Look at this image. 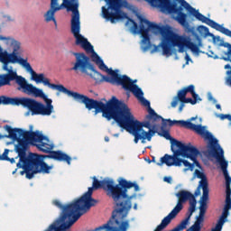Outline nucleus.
I'll use <instances>...</instances> for the list:
<instances>
[{
    "label": "nucleus",
    "instance_id": "nucleus-1",
    "mask_svg": "<svg viewBox=\"0 0 231 231\" xmlns=\"http://www.w3.org/2000/svg\"><path fill=\"white\" fill-rule=\"evenodd\" d=\"M4 129L9 133L7 138L17 142L14 151L18 153L16 164L18 169H23L21 174L25 173L27 180H32L35 174H50L52 166L44 162L46 158L56 162H66L71 165V157L60 151H52L53 144L50 139L39 131H24L21 128H12L5 125Z\"/></svg>",
    "mask_w": 231,
    "mask_h": 231
},
{
    "label": "nucleus",
    "instance_id": "nucleus-2",
    "mask_svg": "<svg viewBox=\"0 0 231 231\" xmlns=\"http://www.w3.org/2000/svg\"><path fill=\"white\" fill-rule=\"evenodd\" d=\"M83 104L88 111L95 109V115L102 113L103 118L108 121L115 120L119 127L125 129L134 136V143H138L140 140L141 143H145V140L151 142L152 136L156 134V130H154V125H151V121L140 122L134 119L127 104L115 96L106 103L87 97Z\"/></svg>",
    "mask_w": 231,
    "mask_h": 231
},
{
    "label": "nucleus",
    "instance_id": "nucleus-3",
    "mask_svg": "<svg viewBox=\"0 0 231 231\" xmlns=\"http://www.w3.org/2000/svg\"><path fill=\"white\" fill-rule=\"evenodd\" d=\"M148 3H151L152 6H157V8H162L163 11L167 12L168 14H177V16L175 17V20L180 26H187L189 23L187 22V14L182 13L183 8L187 10V12L189 14V15H192L195 17L198 21H200V23H204V24H208V26H210V28H213L214 30H217V32H220V33H223L224 35H226V37L231 38V31L227 28L223 27V25L216 23L214 20L203 15L199 11L196 10V8L189 5L187 1L183 0L186 5H189V8H192L193 11H190V9H187L185 5H181V2L176 1L177 3H180V6L178 7V4L171 2V0H146Z\"/></svg>",
    "mask_w": 231,
    "mask_h": 231
},
{
    "label": "nucleus",
    "instance_id": "nucleus-4",
    "mask_svg": "<svg viewBox=\"0 0 231 231\" xmlns=\"http://www.w3.org/2000/svg\"><path fill=\"white\" fill-rule=\"evenodd\" d=\"M70 32L76 39L77 46H80L87 51V53H92V60L96 62L101 71H106L109 76H98L99 82H108V84H112L113 86L117 85L122 79V76L118 74V70H113V69H109L106 67L104 60L95 52V49H93V45L88 42V39L84 38L82 34H80V13L78 11L75 15L71 16L70 21Z\"/></svg>",
    "mask_w": 231,
    "mask_h": 231
},
{
    "label": "nucleus",
    "instance_id": "nucleus-5",
    "mask_svg": "<svg viewBox=\"0 0 231 231\" xmlns=\"http://www.w3.org/2000/svg\"><path fill=\"white\" fill-rule=\"evenodd\" d=\"M150 30L152 33H155V35L160 34L162 36V41L161 46L162 48V55H172V44L178 33L174 32L171 27L160 26L145 18H142L139 32L143 37L144 50L151 48V38L149 37Z\"/></svg>",
    "mask_w": 231,
    "mask_h": 231
},
{
    "label": "nucleus",
    "instance_id": "nucleus-6",
    "mask_svg": "<svg viewBox=\"0 0 231 231\" xmlns=\"http://www.w3.org/2000/svg\"><path fill=\"white\" fill-rule=\"evenodd\" d=\"M180 125V127H185L186 129H191L195 131L197 134H199L204 140H208L209 143L208 144V151L205 152V154L214 158L215 154H219L223 148L219 145L217 139L214 138V135L205 129V126L201 125H195L190 121H170V125Z\"/></svg>",
    "mask_w": 231,
    "mask_h": 231
},
{
    "label": "nucleus",
    "instance_id": "nucleus-7",
    "mask_svg": "<svg viewBox=\"0 0 231 231\" xmlns=\"http://www.w3.org/2000/svg\"><path fill=\"white\" fill-rule=\"evenodd\" d=\"M134 82H136V80L133 81L127 75H123L116 86H122L125 91L133 93L138 100H141L143 106L148 107L149 115L146 116V120H153V122H156L158 118H162V116L157 115L154 109L151 107V102L143 97V91H142V88L134 84Z\"/></svg>",
    "mask_w": 231,
    "mask_h": 231
},
{
    "label": "nucleus",
    "instance_id": "nucleus-8",
    "mask_svg": "<svg viewBox=\"0 0 231 231\" xmlns=\"http://www.w3.org/2000/svg\"><path fill=\"white\" fill-rule=\"evenodd\" d=\"M25 69L31 74L32 80H34L36 84H43V86H48L51 89H56L57 91H60V93H64L65 95H69V97H73L74 100L77 102H79L80 104H84L86 101V98L88 96H85L83 94H80L79 92H73L63 85H57L50 82V79L44 77L43 73L37 74L32 68V65H30L29 62L23 67Z\"/></svg>",
    "mask_w": 231,
    "mask_h": 231
},
{
    "label": "nucleus",
    "instance_id": "nucleus-9",
    "mask_svg": "<svg viewBox=\"0 0 231 231\" xmlns=\"http://www.w3.org/2000/svg\"><path fill=\"white\" fill-rule=\"evenodd\" d=\"M46 105L28 97H13V106H23L28 107L32 115H42V116H50L53 113L52 100L45 96L43 98Z\"/></svg>",
    "mask_w": 231,
    "mask_h": 231
},
{
    "label": "nucleus",
    "instance_id": "nucleus-10",
    "mask_svg": "<svg viewBox=\"0 0 231 231\" xmlns=\"http://www.w3.org/2000/svg\"><path fill=\"white\" fill-rule=\"evenodd\" d=\"M73 55L76 57V61L74 66L70 69L71 71H75V73H84L85 75H89L94 80H96L97 84H100V79L98 77H102V74L95 69V65L89 61V57L86 56L84 52H73Z\"/></svg>",
    "mask_w": 231,
    "mask_h": 231
},
{
    "label": "nucleus",
    "instance_id": "nucleus-11",
    "mask_svg": "<svg viewBox=\"0 0 231 231\" xmlns=\"http://www.w3.org/2000/svg\"><path fill=\"white\" fill-rule=\"evenodd\" d=\"M62 8H66L68 12H72V15H75L79 12V0H51V7L44 14L45 23L52 21L57 26L55 14Z\"/></svg>",
    "mask_w": 231,
    "mask_h": 231
},
{
    "label": "nucleus",
    "instance_id": "nucleus-12",
    "mask_svg": "<svg viewBox=\"0 0 231 231\" xmlns=\"http://www.w3.org/2000/svg\"><path fill=\"white\" fill-rule=\"evenodd\" d=\"M21 55V42L0 36V62L4 63L7 60Z\"/></svg>",
    "mask_w": 231,
    "mask_h": 231
},
{
    "label": "nucleus",
    "instance_id": "nucleus-13",
    "mask_svg": "<svg viewBox=\"0 0 231 231\" xmlns=\"http://www.w3.org/2000/svg\"><path fill=\"white\" fill-rule=\"evenodd\" d=\"M171 143V152H173V155L165 154L162 157L160 162H157L159 167H162V165L167 162L179 158V156L186 158L190 152H196V147L192 146L190 143L185 144L176 139H172Z\"/></svg>",
    "mask_w": 231,
    "mask_h": 231
},
{
    "label": "nucleus",
    "instance_id": "nucleus-14",
    "mask_svg": "<svg viewBox=\"0 0 231 231\" xmlns=\"http://www.w3.org/2000/svg\"><path fill=\"white\" fill-rule=\"evenodd\" d=\"M108 7H102V14L104 19L110 21L112 24L122 19H127V14L120 10V0H106Z\"/></svg>",
    "mask_w": 231,
    "mask_h": 231
},
{
    "label": "nucleus",
    "instance_id": "nucleus-15",
    "mask_svg": "<svg viewBox=\"0 0 231 231\" xmlns=\"http://www.w3.org/2000/svg\"><path fill=\"white\" fill-rule=\"evenodd\" d=\"M16 84L18 85L17 90L25 93L26 95H34L40 98H46V94L41 88L28 83L24 77L17 78Z\"/></svg>",
    "mask_w": 231,
    "mask_h": 231
},
{
    "label": "nucleus",
    "instance_id": "nucleus-16",
    "mask_svg": "<svg viewBox=\"0 0 231 231\" xmlns=\"http://www.w3.org/2000/svg\"><path fill=\"white\" fill-rule=\"evenodd\" d=\"M20 64V66H23V68L25 67V65L28 63V59H23L19 56H14L13 55V59L11 60H7V61H4L3 65V69L4 71H7V73L4 74V75H11L13 76V79L9 80V85L11 84V82H13V80L15 81V83L17 84V79L23 76H19L17 75V72L15 70H14V69L8 68V64Z\"/></svg>",
    "mask_w": 231,
    "mask_h": 231
},
{
    "label": "nucleus",
    "instance_id": "nucleus-17",
    "mask_svg": "<svg viewBox=\"0 0 231 231\" xmlns=\"http://www.w3.org/2000/svg\"><path fill=\"white\" fill-rule=\"evenodd\" d=\"M176 47L179 48V53H183V51H185V48H188V50H190L193 53H199V46H198V44L180 34L175 36V40L171 44V48Z\"/></svg>",
    "mask_w": 231,
    "mask_h": 231
},
{
    "label": "nucleus",
    "instance_id": "nucleus-18",
    "mask_svg": "<svg viewBox=\"0 0 231 231\" xmlns=\"http://www.w3.org/2000/svg\"><path fill=\"white\" fill-rule=\"evenodd\" d=\"M175 196L178 198V202L175 208L171 211V214L178 216L181 210H183V203H187V201H192V199H195L196 197L190 191L187 190H180L178 193L175 194Z\"/></svg>",
    "mask_w": 231,
    "mask_h": 231
},
{
    "label": "nucleus",
    "instance_id": "nucleus-19",
    "mask_svg": "<svg viewBox=\"0 0 231 231\" xmlns=\"http://www.w3.org/2000/svg\"><path fill=\"white\" fill-rule=\"evenodd\" d=\"M207 201H208V199L200 198L199 216L196 217L194 225H192L187 231H201V224L205 221V214H207Z\"/></svg>",
    "mask_w": 231,
    "mask_h": 231
},
{
    "label": "nucleus",
    "instance_id": "nucleus-20",
    "mask_svg": "<svg viewBox=\"0 0 231 231\" xmlns=\"http://www.w3.org/2000/svg\"><path fill=\"white\" fill-rule=\"evenodd\" d=\"M216 160L220 164L221 170L223 171L225 180H226V187H230L231 185V177L228 174V162L225 160V151L221 150V152L219 153H215L214 157Z\"/></svg>",
    "mask_w": 231,
    "mask_h": 231
},
{
    "label": "nucleus",
    "instance_id": "nucleus-21",
    "mask_svg": "<svg viewBox=\"0 0 231 231\" xmlns=\"http://www.w3.org/2000/svg\"><path fill=\"white\" fill-rule=\"evenodd\" d=\"M197 178L199 180H201L199 181V187L202 188L203 193H202V199H208V180H207V175L205 173L201 172L199 170L195 171Z\"/></svg>",
    "mask_w": 231,
    "mask_h": 231
},
{
    "label": "nucleus",
    "instance_id": "nucleus-22",
    "mask_svg": "<svg viewBox=\"0 0 231 231\" xmlns=\"http://www.w3.org/2000/svg\"><path fill=\"white\" fill-rule=\"evenodd\" d=\"M182 163L184 167H188L186 171H194V164L190 163L187 160L180 159L179 157H176V159H171V161L164 162V164L167 165V167H181Z\"/></svg>",
    "mask_w": 231,
    "mask_h": 231
},
{
    "label": "nucleus",
    "instance_id": "nucleus-23",
    "mask_svg": "<svg viewBox=\"0 0 231 231\" xmlns=\"http://www.w3.org/2000/svg\"><path fill=\"white\" fill-rule=\"evenodd\" d=\"M187 97V94L183 88L178 91L177 96L173 97V100L171 103V107H176L178 102H183L184 98Z\"/></svg>",
    "mask_w": 231,
    "mask_h": 231
},
{
    "label": "nucleus",
    "instance_id": "nucleus-24",
    "mask_svg": "<svg viewBox=\"0 0 231 231\" xmlns=\"http://www.w3.org/2000/svg\"><path fill=\"white\" fill-rule=\"evenodd\" d=\"M12 74H0V88H3L4 86H10V80H12Z\"/></svg>",
    "mask_w": 231,
    "mask_h": 231
},
{
    "label": "nucleus",
    "instance_id": "nucleus-25",
    "mask_svg": "<svg viewBox=\"0 0 231 231\" xmlns=\"http://www.w3.org/2000/svg\"><path fill=\"white\" fill-rule=\"evenodd\" d=\"M192 217V214L188 211L187 217L185 219H183L178 226H177V230L181 231L185 230L187 228V225H189V221H190V217Z\"/></svg>",
    "mask_w": 231,
    "mask_h": 231
},
{
    "label": "nucleus",
    "instance_id": "nucleus-26",
    "mask_svg": "<svg viewBox=\"0 0 231 231\" xmlns=\"http://www.w3.org/2000/svg\"><path fill=\"white\" fill-rule=\"evenodd\" d=\"M199 154V150L195 147V152H190L186 158H189L193 162L197 167H200L199 162H198V155Z\"/></svg>",
    "mask_w": 231,
    "mask_h": 231
},
{
    "label": "nucleus",
    "instance_id": "nucleus-27",
    "mask_svg": "<svg viewBox=\"0 0 231 231\" xmlns=\"http://www.w3.org/2000/svg\"><path fill=\"white\" fill-rule=\"evenodd\" d=\"M230 212V208H226L224 207L223 212L221 217H219V219L217 220V224H221L222 226L223 225H225V223H226V217H228V214Z\"/></svg>",
    "mask_w": 231,
    "mask_h": 231
},
{
    "label": "nucleus",
    "instance_id": "nucleus-28",
    "mask_svg": "<svg viewBox=\"0 0 231 231\" xmlns=\"http://www.w3.org/2000/svg\"><path fill=\"white\" fill-rule=\"evenodd\" d=\"M182 89L184 90V93H186V95L187 93H190L192 98H198V97H199V95L196 93V87H194V85H189L188 87L183 88Z\"/></svg>",
    "mask_w": 231,
    "mask_h": 231
},
{
    "label": "nucleus",
    "instance_id": "nucleus-29",
    "mask_svg": "<svg viewBox=\"0 0 231 231\" xmlns=\"http://www.w3.org/2000/svg\"><path fill=\"white\" fill-rule=\"evenodd\" d=\"M14 106V97L0 96V106Z\"/></svg>",
    "mask_w": 231,
    "mask_h": 231
},
{
    "label": "nucleus",
    "instance_id": "nucleus-30",
    "mask_svg": "<svg viewBox=\"0 0 231 231\" xmlns=\"http://www.w3.org/2000/svg\"><path fill=\"white\" fill-rule=\"evenodd\" d=\"M182 104H191V106H196V104H198V102H201V97H199V96H198V97H185L182 101Z\"/></svg>",
    "mask_w": 231,
    "mask_h": 231
},
{
    "label": "nucleus",
    "instance_id": "nucleus-31",
    "mask_svg": "<svg viewBox=\"0 0 231 231\" xmlns=\"http://www.w3.org/2000/svg\"><path fill=\"white\" fill-rule=\"evenodd\" d=\"M158 120H162V131H165V129L167 128V125H170V127H172V125H171V122H173L171 119H164L163 117L161 116V118H158L156 121Z\"/></svg>",
    "mask_w": 231,
    "mask_h": 231
},
{
    "label": "nucleus",
    "instance_id": "nucleus-32",
    "mask_svg": "<svg viewBox=\"0 0 231 231\" xmlns=\"http://www.w3.org/2000/svg\"><path fill=\"white\" fill-rule=\"evenodd\" d=\"M196 199H193L189 201V211L190 214H194V212H196Z\"/></svg>",
    "mask_w": 231,
    "mask_h": 231
},
{
    "label": "nucleus",
    "instance_id": "nucleus-33",
    "mask_svg": "<svg viewBox=\"0 0 231 231\" xmlns=\"http://www.w3.org/2000/svg\"><path fill=\"white\" fill-rule=\"evenodd\" d=\"M8 152H10V150L5 149L3 154H0V162H6L7 160H10V157H8Z\"/></svg>",
    "mask_w": 231,
    "mask_h": 231
},
{
    "label": "nucleus",
    "instance_id": "nucleus-34",
    "mask_svg": "<svg viewBox=\"0 0 231 231\" xmlns=\"http://www.w3.org/2000/svg\"><path fill=\"white\" fill-rule=\"evenodd\" d=\"M162 136H163V138H165L166 140H170L171 143H172V140H174V138L171 136V133H169L168 130H162Z\"/></svg>",
    "mask_w": 231,
    "mask_h": 231
},
{
    "label": "nucleus",
    "instance_id": "nucleus-35",
    "mask_svg": "<svg viewBox=\"0 0 231 231\" xmlns=\"http://www.w3.org/2000/svg\"><path fill=\"white\" fill-rule=\"evenodd\" d=\"M128 21H130V23H132L134 32H140V29L138 30V23L131 18H129Z\"/></svg>",
    "mask_w": 231,
    "mask_h": 231
},
{
    "label": "nucleus",
    "instance_id": "nucleus-36",
    "mask_svg": "<svg viewBox=\"0 0 231 231\" xmlns=\"http://www.w3.org/2000/svg\"><path fill=\"white\" fill-rule=\"evenodd\" d=\"M174 1H179V3H181V5H182V6H185V8H187L188 10H190L191 12L194 11V9H192L191 7H189V6L188 5V4H186L185 1H183V0H174Z\"/></svg>",
    "mask_w": 231,
    "mask_h": 231
},
{
    "label": "nucleus",
    "instance_id": "nucleus-37",
    "mask_svg": "<svg viewBox=\"0 0 231 231\" xmlns=\"http://www.w3.org/2000/svg\"><path fill=\"white\" fill-rule=\"evenodd\" d=\"M200 30H203V32H205L206 34L209 35L210 37L213 35L212 33L209 32L207 26L205 25H200L199 26Z\"/></svg>",
    "mask_w": 231,
    "mask_h": 231
},
{
    "label": "nucleus",
    "instance_id": "nucleus-38",
    "mask_svg": "<svg viewBox=\"0 0 231 231\" xmlns=\"http://www.w3.org/2000/svg\"><path fill=\"white\" fill-rule=\"evenodd\" d=\"M225 207L227 208H231V198L230 197H226Z\"/></svg>",
    "mask_w": 231,
    "mask_h": 231
},
{
    "label": "nucleus",
    "instance_id": "nucleus-39",
    "mask_svg": "<svg viewBox=\"0 0 231 231\" xmlns=\"http://www.w3.org/2000/svg\"><path fill=\"white\" fill-rule=\"evenodd\" d=\"M221 230H223V226L221 224H217V223L216 226L211 229V231H221Z\"/></svg>",
    "mask_w": 231,
    "mask_h": 231
},
{
    "label": "nucleus",
    "instance_id": "nucleus-40",
    "mask_svg": "<svg viewBox=\"0 0 231 231\" xmlns=\"http://www.w3.org/2000/svg\"><path fill=\"white\" fill-rule=\"evenodd\" d=\"M226 55H227V58H224V60H229L231 62V47L227 50Z\"/></svg>",
    "mask_w": 231,
    "mask_h": 231
},
{
    "label": "nucleus",
    "instance_id": "nucleus-41",
    "mask_svg": "<svg viewBox=\"0 0 231 231\" xmlns=\"http://www.w3.org/2000/svg\"><path fill=\"white\" fill-rule=\"evenodd\" d=\"M229 115L228 114H220L219 118L220 120H228Z\"/></svg>",
    "mask_w": 231,
    "mask_h": 231
},
{
    "label": "nucleus",
    "instance_id": "nucleus-42",
    "mask_svg": "<svg viewBox=\"0 0 231 231\" xmlns=\"http://www.w3.org/2000/svg\"><path fill=\"white\" fill-rule=\"evenodd\" d=\"M163 181L166 183H172V177H164Z\"/></svg>",
    "mask_w": 231,
    "mask_h": 231
},
{
    "label": "nucleus",
    "instance_id": "nucleus-43",
    "mask_svg": "<svg viewBox=\"0 0 231 231\" xmlns=\"http://www.w3.org/2000/svg\"><path fill=\"white\" fill-rule=\"evenodd\" d=\"M201 187H199H199L196 189L195 190V196H199V194H201Z\"/></svg>",
    "mask_w": 231,
    "mask_h": 231
},
{
    "label": "nucleus",
    "instance_id": "nucleus-44",
    "mask_svg": "<svg viewBox=\"0 0 231 231\" xmlns=\"http://www.w3.org/2000/svg\"><path fill=\"white\" fill-rule=\"evenodd\" d=\"M231 196V189L229 187H226V197H230Z\"/></svg>",
    "mask_w": 231,
    "mask_h": 231
},
{
    "label": "nucleus",
    "instance_id": "nucleus-45",
    "mask_svg": "<svg viewBox=\"0 0 231 231\" xmlns=\"http://www.w3.org/2000/svg\"><path fill=\"white\" fill-rule=\"evenodd\" d=\"M208 100L212 101L213 104H216L217 102V100H216V98H214L212 97V94H208Z\"/></svg>",
    "mask_w": 231,
    "mask_h": 231
},
{
    "label": "nucleus",
    "instance_id": "nucleus-46",
    "mask_svg": "<svg viewBox=\"0 0 231 231\" xmlns=\"http://www.w3.org/2000/svg\"><path fill=\"white\" fill-rule=\"evenodd\" d=\"M183 107H185V103L180 102V105L179 106V113H181V111H183Z\"/></svg>",
    "mask_w": 231,
    "mask_h": 231
},
{
    "label": "nucleus",
    "instance_id": "nucleus-47",
    "mask_svg": "<svg viewBox=\"0 0 231 231\" xmlns=\"http://www.w3.org/2000/svg\"><path fill=\"white\" fill-rule=\"evenodd\" d=\"M221 46H223L224 48H227V50L231 47V44L228 42H224L221 44Z\"/></svg>",
    "mask_w": 231,
    "mask_h": 231
},
{
    "label": "nucleus",
    "instance_id": "nucleus-48",
    "mask_svg": "<svg viewBox=\"0 0 231 231\" xmlns=\"http://www.w3.org/2000/svg\"><path fill=\"white\" fill-rule=\"evenodd\" d=\"M185 60H186V64H189V61L190 60V56H189L188 53H186L185 55Z\"/></svg>",
    "mask_w": 231,
    "mask_h": 231
},
{
    "label": "nucleus",
    "instance_id": "nucleus-49",
    "mask_svg": "<svg viewBox=\"0 0 231 231\" xmlns=\"http://www.w3.org/2000/svg\"><path fill=\"white\" fill-rule=\"evenodd\" d=\"M6 162H10L11 163H15V159L14 158H9Z\"/></svg>",
    "mask_w": 231,
    "mask_h": 231
},
{
    "label": "nucleus",
    "instance_id": "nucleus-50",
    "mask_svg": "<svg viewBox=\"0 0 231 231\" xmlns=\"http://www.w3.org/2000/svg\"><path fill=\"white\" fill-rule=\"evenodd\" d=\"M8 136H10V134H7V135H3V134H0V140H1V138H10Z\"/></svg>",
    "mask_w": 231,
    "mask_h": 231
},
{
    "label": "nucleus",
    "instance_id": "nucleus-51",
    "mask_svg": "<svg viewBox=\"0 0 231 231\" xmlns=\"http://www.w3.org/2000/svg\"><path fill=\"white\" fill-rule=\"evenodd\" d=\"M216 107H217V109H221V105L217 104V105H216Z\"/></svg>",
    "mask_w": 231,
    "mask_h": 231
},
{
    "label": "nucleus",
    "instance_id": "nucleus-52",
    "mask_svg": "<svg viewBox=\"0 0 231 231\" xmlns=\"http://www.w3.org/2000/svg\"><path fill=\"white\" fill-rule=\"evenodd\" d=\"M230 69V65L227 64L225 66V69Z\"/></svg>",
    "mask_w": 231,
    "mask_h": 231
},
{
    "label": "nucleus",
    "instance_id": "nucleus-53",
    "mask_svg": "<svg viewBox=\"0 0 231 231\" xmlns=\"http://www.w3.org/2000/svg\"><path fill=\"white\" fill-rule=\"evenodd\" d=\"M105 142H109V137L106 136L105 137Z\"/></svg>",
    "mask_w": 231,
    "mask_h": 231
},
{
    "label": "nucleus",
    "instance_id": "nucleus-54",
    "mask_svg": "<svg viewBox=\"0 0 231 231\" xmlns=\"http://www.w3.org/2000/svg\"><path fill=\"white\" fill-rule=\"evenodd\" d=\"M134 210H136V208H138V206L136 204H134Z\"/></svg>",
    "mask_w": 231,
    "mask_h": 231
},
{
    "label": "nucleus",
    "instance_id": "nucleus-55",
    "mask_svg": "<svg viewBox=\"0 0 231 231\" xmlns=\"http://www.w3.org/2000/svg\"><path fill=\"white\" fill-rule=\"evenodd\" d=\"M228 120L229 122H231V115H229Z\"/></svg>",
    "mask_w": 231,
    "mask_h": 231
},
{
    "label": "nucleus",
    "instance_id": "nucleus-56",
    "mask_svg": "<svg viewBox=\"0 0 231 231\" xmlns=\"http://www.w3.org/2000/svg\"><path fill=\"white\" fill-rule=\"evenodd\" d=\"M190 120L191 121L196 120V117H191Z\"/></svg>",
    "mask_w": 231,
    "mask_h": 231
}]
</instances>
